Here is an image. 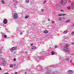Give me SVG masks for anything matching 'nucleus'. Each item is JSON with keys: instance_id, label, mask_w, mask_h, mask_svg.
Returning a JSON list of instances; mask_svg holds the SVG:
<instances>
[{"instance_id": "obj_1", "label": "nucleus", "mask_w": 74, "mask_h": 74, "mask_svg": "<svg viewBox=\"0 0 74 74\" xmlns=\"http://www.w3.org/2000/svg\"><path fill=\"white\" fill-rule=\"evenodd\" d=\"M65 47L64 48V49L67 52H69V48L68 47H69V45L66 44L65 45Z\"/></svg>"}, {"instance_id": "obj_2", "label": "nucleus", "mask_w": 74, "mask_h": 74, "mask_svg": "<svg viewBox=\"0 0 74 74\" xmlns=\"http://www.w3.org/2000/svg\"><path fill=\"white\" fill-rule=\"evenodd\" d=\"M66 3H67V0H62L60 1L61 4L63 5H65L66 4Z\"/></svg>"}, {"instance_id": "obj_3", "label": "nucleus", "mask_w": 74, "mask_h": 74, "mask_svg": "<svg viewBox=\"0 0 74 74\" xmlns=\"http://www.w3.org/2000/svg\"><path fill=\"white\" fill-rule=\"evenodd\" d=\"M16 49V47H13L10 49V51H11V52H12L13 51H14Z\"/></svg>"}, {"instance_id": "obj_4", "label": "nucleus", "mask_w": 74, "mask_h": 74, "mask_svg": "<svg viewBox=\"0 0 74 74\" xmlns=\"http://www.w3.org/2000/svg\"><path fill=\"white\" fill-rule=\"evenodd\" d=\"M14 18V19H16L18 18V14L16 13H15L13 16Z\"/></svg>"}, {"instance_id": "obj_5", "label": "nucleus", "mask_w": 74, "mask_h": 74, "mask_svg": "<svg viewBox=\"0 0 74 74\" xmlns=\"http://www.w3.org/2000/svg\"><path fill=\"white\" fill-rule=\"evenodd\" d=\"M3 23L4 24H6L7 23V20L6 19H4L3 21Z\"/></svg>"}, {"instance_id": "obj_6", "label": "nucleus", "mask_w": 74, "mask_h": 74, "mask_svg": "<svg viewBox=\"0 0 74 74\" xmlns=\"http://www.w3.org/2000/svg\"><path fill=\"white\" fill-rule=\"evenodd\" d=\"M1 64L2 65L5 66V65H6V62L5 61V62H3Z\"/></svg>"}, {"instance_id": "obj_7", "label": "nucleus", "mask_w": 74, "mask_h": 74, "mask_svg": "<svg viewBox=\"0 0 74 74\" xmlns=\"http://www.w3.org/2000/svg\"><path fill=\"white\" fill-rule=\"evenodd\" d=\"M58 15L59 16H64V15H66V14H58Z\"/></svg>"}, {"instance_id": "obj_8", "label": "nucleus", "mask_w": 74, "mask_h": 74, "mask_svg": "<svg viewBox=\"0 0 74 74\" xmlns=\"http://www.w3.org/2000/svg\"><path fill=\"white\" fill-rule=\"evenodd\" d=\"M59 6H60V4H58L56 5V8H58V7H59Z\"/></svg>"}, {"instance_id": "obj_9", "label": "nucleus", "mask_w": 74, "mask_h": 74, "mask_svg": "<svg viewBox=\"0 0 74 74\" xmlns=\"http://www.w3.org/2000/svg\"><path fill=\"white\" fill-rule=\"evenodd\" d=\"M71 6L73 8H74V3H72L71 4Z\"/></svg>"}, {"instance_id": "obj_10", "label": "nucleus", "mask_w": 74, "mask_h": 74, "mask_svg": "<svg viewBox=\"0 0 74 74\" xmlns=\"http://www.w3.org/2000/svg\"><path fill=\"white\" fill-rule=\"evenodd\" d=\"M51 72V71H49L47 72H46V74H50V73Z\"/></svg>"}, {"instance_id": "obj_11", "label": "nucleus", "mask_w": 74, "mask_h": 74, "mask_svg": "<svg viewBox=\"0 0 74 74\" xmlns=\"http://www.w3.org/2000/svg\"><path fill=\"white\" fill-rule=\"evenodd\" d=\"M44 33H45V34H47V33H48V31L47 30H45L44 31Z\"/></svg>"}, {"instance_id": "obj_12", "label": "nucleus", "mask_w": 74, "mask_h": 74, "mask_svg": "<svg viewBox=\"0 0 74 74\" xmlns=\"http://www.w3.org/2000/svg\"><path fill=\"white\" fill-rule=\"evenodd\" d=\"M32 49H36V47L34 46H32Z\"/></svg>"}, {"instance_id": "obj_13", "label": "nucleus", "mask_w": 74, "mask_h": 74, "mask_svg": "<svg viewBox=\"0 0 74 74\" xmlns=\"http://www.w3.org/2000/svg\"><path fill=\"white\" fill-rule=\"evenodd\" d=\"M58 19L59 21H62V18H58Z\"/></svg>"}, {"instance_id": "obj_14", "label": "nucleus", "mask_w": 74, "mask_h": 74, "mask_svg": "<svg viewBox=\"0 0 74 74\" xmlns=\"http://www.w3.org/2000/svg\"><path fill=\"white\" fill-rule=\"evenodd\" d=\"M5 59L4 58H3L2 59V61L3 62H5Z\"/></svg>"}, {"instance_id": "obj_15", "label": "nucleus", "mask_w": 74, "mask_h": 74, "mask_svg": "<svg viewBox=\"0 0 74 74\" xmlns=\"http://www.w3.org/2000/svg\"><path fill=\"white\" fill-rule=\"evenodd\" d=\"M67 33V31H65L63 32L64 34H66Z\"/></svg>"}, {"instance_id": "obj_16", "label": "nucleus", "mask_w": 74, "mask_h": 74, "mask_svg": "<svg viewBox=\"0 0 74 74\" xmlns=\"http://www.w3.org/2000/svg\"><path fill=\"white\" fill-rule=\"evenodd\" d=\"M70 20L69 19L66 21V23H68L69 22H70Z\"/></svg>"}, {"instance_id": "obj_17", "label": "nucleus", "mask_w": 74, "mask_h": 74, "mask_svg": "<svg viewBox=\"0 0 74 74\" xmlns=\"http://www.w3.org/2000/svg\"><path fill=\"white\" fill-rule=\"evenodd\" d=\"M68 72L69 73H71L73 72V71L71 70H70Z\"/></svg>"}, {"instance_id": "obj_18", "label": "nucleus", "mask_w": 74, "mask_h": 74, "mask_svg": "<svg viewBox=\"0 0 74 74\" xmlns=\"http://www.w3.org/2000/svg\"><path fill=\"white\" fill-rule=\"evenodd\" d=\"M29 0H25V2L26 3H29Z\"/></svg>"}, {"instance_id": "obj_19", "label": "nucleus", "mask_w": 74, "mask_h": 74, "mask_svg": "<svg viewBox=\"0 0 74 74\" xmlns=\"http://www.w3.org/2000/svg\"><path fill=\"white\" fill-rule=\"evenodd\" d=\"M51 53L52 55H54L55 54V52H54L53 51H52Z\"/></svg>"}, {"instance_id": "obj_20", "label": "nucleus", "mask_w": 74, "mask_h": 74, "mask_svg": "<svg viewBox=\"0 0 74 74\" xmlns=\"http://www.w3.org/2000/svg\"><path fill=\"white\" fill-rule=\"evenodd\" d=\"M1 3L2 4H4L5 3V2H4V1L3 0L1 1Z\"/></svg>"}, {"instance_id": "obj_21", "label": "nucleus", "mask_w": 74, "mask_h": 74, "mask_svg": "<svg viewBox=\"0 0 74 74\" xmlns=\"http://www.w3.org/2000/svg\"><path fill=\"white\" fill-rule=\"evenodd\" d=\"M67 8L68 10H70V9H71V7H70V6H69L67 7Z\"/></svg>"}, {"instance_id": "obj_22", "label": "nucleus", "mask_w": 74, "mask_h": 74, "mask_svg": "<svg viewBox=\"0 0 74 74\" xmlns=\"http://www.w3.org/2000/svg\"><path fill=\"white\" fill-rule=\"evenodd\" d=\"M29 18V16H27L25 17V19H26L27 18Z\"/></svg>"}, {"instance_id": "obj_23", "label": "nucleus", "mask_w": 74, "mask_h": 74, "mask_svg": "<svg viewBox=\"0 0 74 74\" xmlns=\"http://www.w3.org/2000/svg\"><path fill=\"white\" fill-rule=\"evenodd\" d=\"M13 1H15L16 3H18V1H16V0H13Z\"/></svg>"}, {"instance_id": "obj_24", "label": "nucleus", "mask_w": 74, "mask_h": 74, "mask_svg": "<svg viewBox=\"0 0 74 74\" xmlns=\"http://www.w3.org/2000/svg\"><path fill=\"white\" fill-rule=\"evenodd\" d=\"M66 61H69V58H67L66 59Z\"/></svg>"}, {"instance_id": "obj_25", "label": "nucleus", "mask_w": 74, "mask_h": 74, "mask_svg": "<svg viewBox=\"0 0 74 74\" xmlns=\"http://www.w3.org/2000/svg\"><path fill=\"white\" fill-rule=\"evenodd\" d=\"M47 2V1H45L44 2H43L44 4H45V3H46V2Z\"/></svg>"}, {"instance_id": "obj_26", "label": "nucleus", "mask_w": 74, "mask_h": 74, "mask_svg": "<svg viewBox=\"0 0 74 74\" xmlns=\"http://www.w3.org/2000/svg\"><path fill=\"white\" fill-rule=\"evenodd\" d=\"M64 19H65V18H64V17H62V20H64Z\"/></svg>"}, {"instance_id": "obj_27", "label": "nucleus", "mask_w": 74, "mask_h": 74, "mask_svg": "<svg viewBox=\"0 0 74 74\" xmlns=\"http://www.w3.org/2000/svg\"><path fill=\"white\" fill-rule=\"evenodd\" d=\"M10 67H13V65H10Z\"/></svg>"}, {"instance_id": "obj_28", "label": "nucleus", "mask_w": 74, "mask_h": 74, "mask_svg": "<svg viewBox=\"0 0 74 74\" xmlns=\"http://www.w3.org/2000/svg\"><path fill=\"white\" fill-rule=\"evenodd\" d=\"M71 34H72V35L74 34V32H72Z\"/></svg>"}, {"instance_id": "obj_29", "label": "nucleus", "mask_w": 74, "mask_h": 74, "mask_svg": "<svg viewBox=\"0 0 74 74\" xmlns=\"http://www.w3.org/2000/svg\"><path fill=\"white\" fill-rule=\"evenodd\" d=\"M4 37H5V38H6L7 37V36H6L5 35H4Z\"/></svg>"}, {"instance_id": "obj_30", "label": "nucleus", "mask_w": 74, "mask_h": 74, "mask_svg": "<svg viewBox=\"0 0 74 74\" xmlns=\"http://www.w3.org/2000/svg\"><path fill=\"white\" fill-rule=\"evenodd\" d=\"M71 44L72 45H74V42H72L71 43Z\"/></svg>"}, {"instance_id": "obj_31", "label": "nucleus", "mask_w": 74, "mask_h": 74, "mask_svg": "<svg viewBox=\"0 0 74 74\" xmlns=\"http://www.w3.org/2000/svg\"><path fill=\"white\" fill-rule=\"evenodd\" d=\"M55 23V21H52V23Z\"/></svg>"}, {"instance_id": "obj_32", "label": "nucleus", "mask_w": 74, "mask_h": 74, "mask_svg": "<svg viewBox=\"0 0 74 74\" xmlns=\"http://www.w3.org/2000/svg\"><path fill=\"white\" fill-rule=\"evenodd\" d=\"M2 51H0V53H2Z\"/></svg>"}, {"instance_id": "obj_33", "label": "nucleus", "mask_w": 74, "mask_h": 74, "mask_svg": "<svg viewBox=\"0 0 74 74\" xmlns=\"http://www.w3.org/2000/svg\"><path fill=\"white\" fill-rule=\"evenodd\" d=\"M47 20H48V21H50V19L48 18Z\"/></svg>"}, {"instance_id": "obj_34", "label": "nucleus", "mask_w": 74, "mask_h": 74, "mask_svg": "<svg viewBox=\"0 0 74 74\" xmlns=\"http://www.w3.org/2000/svg\"><path fill=\"white\" fill-rule=\"evenodd\" d=\"M14 61H16V59L14 58Z\"/></svg>"}, {"instance_id": "obj_35", "label": "nucleus", "mask_w": 74, "mask_h": 74, "mask_svg": "<svg viewBox=\"0 0 74 74\" xmlns=\"http://www.w3.org/2000/svg\"><path fill=\"white\" fill-rule=\"evenodd\" d=\"M22 33H23V32H21L20 34L22 35Z\"/></svg>"}, {"instance_id": "obj_36", "label": "nucleus", "mask_w": 74, "mask_h": 74, "mask_svg": "<svg viewBox=\"0 0 74 74\" xmlns=\"http://www.w3.org/2000/svg\"><path fill=\"white\" fill-rule=\"evenodd\" d=\"M55 48H57V46H55Z\"/></svg>"}, {"instance_id": "obj_37", "label": "nucleus", "mask_w": 74, "mask_h": 74, "mask_svg": "<svg viewBox=\"0 0 74 74\" xmlns=\"http://www.w3.org/2000/svg\"><path fill=\"white\" fill-rule=\"evenodd\" d=\"M41 11H44V10L42 9Z\"/></svg>"}, {"instance_id": "obj_38", "label": "nucleus", "mask_w": 74, "mask_h": 74, "mask_svg": "<svg viewBox=\"0 0 74 74\" xmlns=\"http://www.w3.org/2000/svg\"><path fill=\"white\" fill-rule=\"evenodd\" d=\"M33 44H31V46H32V45H33Z\"/></svg>"}, {"instance_id": "obj_39", "label": "nucleus", "mask_w": 74, "mask_h": 74, "mask_svg": "<svg viewBox=\"0 0 74 74\" xmlns=\"http://www.w3.org/2000/svg\"><path fill=\"white\" fill-rule=\"evenodd\" d=\"M0 70H1V67H0Z\"/></svg>"}, {"instance_id": "obj_40", "label": "nucleus", "mask_w": 74, "mask_h": 74, "mask_svg": "<svg viewBox=\"0 0 74 74\" xmlns=\"http://www.w3.org/2000/svg\"><path fill=\"white\" fill-rule=\"evenodd\" d=\"M70 63H72V61H70Z\"/></svg>"}, {"instance_id": "obj_41", "label": "nucleus", "mask_w": 74, "mask_h": 74, "mask_svg": "<svg viewBox=\"0 0 74 74\" xmlns=\"http://www.w3.org/2000/svg\"><path fill=\"white\" fill-rule=\"evenodd\" d=\"M25 74H27V73H26V72H25Z\"/></svg>"}, {"instance_id": "obj_42", "label": "nucleus", "mask_w": 74, "mask_h": 74, "mask_svg": "<svg viewBox=\"0 0 74 74\" xmlns=\"http://www.w3.org/2000/svg\"><path fill=\"white\" fill-rule=\"evenodd\" d=\"M15 74H17V73L16 72V73H15Z\"/></svg>"}, {"instance_id": "obj_43", "label": "nucleus", "mask_w": 74, "mask_h": 74, "mask_svg": "<svg viewBox=\"0 0 74 74\" xmlns=\"http://www.w3.org/2000/svg\"><path fill=\"white\" fill-rule=\"evenodd\" d=\"M52 66V65L50 66V67H52V66Z\"/></svg>"}, {"instance_id": "obj_44", "label": "nucleus", "mask_w": 74, "mask_h": 74, "mask_svg": "<svg viewBox=\"0 0 74 74\" xmlns=\"http://www.w3.org/2000/svg\"><path fill=\"white\" fill-rule=\"evenodd\" d=\"M27 53V52H25V53Z\"/></svg>"}, {"instance_id": "obj_45", "label": "nucleus", "mask_w": 74, "mask_h": 74, "mask_svg": "<svg viewBox=\"0 0 74 74\" xmlns=\"http://www.w3.org/2000/svg\"><path fill=\"white\" fill-rule=\"evenodd\" d=\"M61 11H63V10H61Z\"/></svg>"}, {"instance_id": "obj_46", "label": "nucleus", "mask_w": 74, "mask_h": 74, "mask_svg": "<svg viewBox=\"0 0 74 74\" xmlns=\"http://www.w3.org/2000/svg\"><path fill=\"white\" fill-rule=\"evenodd\" d=\"M73 26H74V25H73Z\"/></svg>"}]
</instances>
